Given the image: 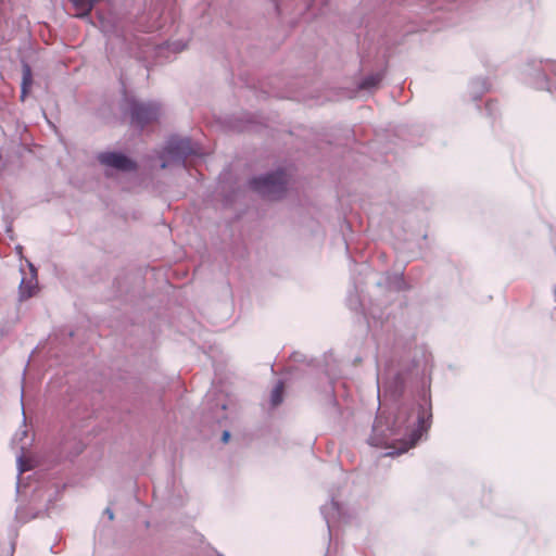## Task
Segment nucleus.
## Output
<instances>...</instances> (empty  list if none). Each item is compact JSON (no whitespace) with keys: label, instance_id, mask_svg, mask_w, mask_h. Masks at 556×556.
I'll return each mask as SVG.
<instances>
[{"label":"nucleus","instance_id":"obj_16","mask_svg":"<svg viewBox=\"0 0 556 556\" xmlns=\"http://www.w3.org/2000/svg\"><path fill=\"white\" fill-rule=\"evenodd\" d=\"M17 469H18V476H21L23 472L28 470V467L26 466V464L23 459V455H20L17 457Z\"/></svg>","mask_w":556,"mask_h":556},{"label":"nucleus","instance_id":"obj_24","mask_svg":"<svg viewBox=\"0 0 556 556\" xmlns=\"http://www.w3.org/2000/svg\"><path fill=\"white\" fill-rule=\"evenodd\" d=\"M23 397H24V394L22 393L21 394V402L23 403ZM22 409L24 410V406L22 405Z\"/></svg>","mask_w":556,"mask_h":556},{"label":"nucleus","instance_id":"obj_11","mask_svg":"<svg viewBox=\"0 0 556 556\" xmlns=\"http://www.w3.org/2000/svg\"><path fill=\"white\" fill-rule=\"evenodd\" d=\"M472 100H478L485 91L489 90V84L485 78L478 77L470 80L468 86Z\"/></svg>","mask_w":556,"mask_h":556},{"label":"nucleus","instance_id":"obj_8","mask_svg":"<svg viewBox=\"0 0 556 556\" xmlns=\"http://www.w3.org/2000/svg\"><path fill=\"white\" fill-rule=\"evenodd\" d=\"M320 511L328 527V531L331 533V523L341 516L339 502L332 497L329 503L321 506Z\"/></svg>","mask_w":556,"mask_h":556},{"label":"nucleus","instance_id":"obj_6","mask_svg":"<svg viewBox=\"0 0 556 556\" xmlns=\"http://www.w3.org/2000/svg\"><path fill=\"white\" fill-rule=\"evenodd\" d=\"M378 396L383 391V395L391 399H397L404 390V378L402 374L392 368H388L383 374L378 370L377 376Z\"/></svg>","mask_w":556,"mask_h":556},{"label":"nucleus","instance_id":"obj_15","mask_svg":"<svg viewBox=\"0 0 556 556\" xmlns=\"http://www.w3.org/2000/svg\"><path fill=\"white\" fill-rule=\"evenodd\" d=\"M226 410V404H217L215 409L212 410V416L210 417L212 420L216 422H220L225 418L224 412Z\"/></svg>","mask_w":556,"mask_h":556},{"label":"nucleus","instance_id":"obj_3","mask_svg":"<svg viewBox=\"0 0 556 556\" xmlns=\"http://www.w3.org/2000/svg\"><path fill=\"white\" fill-rule=\"evenodd\" d=\"M522 74L527 84L538 90L556 91V61L551 59L530 60Z\"/></svg>","mask_w":556,"mask_h":556},{"label":"nucleus","instance_id":"obj_22","mask_svg":"<svg viewBox=\"0 0 556 556\" xmlns=\"http://www.w3.org/2000/svg\"><path fill=\"white\" fill-rule=\"evenodd\" d=\"M361 267H362V270H361L362 273H366L369 270V266L366 264H362Z\"/></svg>","mask_w":556,"mask_h":556},{"label":"nucleus","instance_id":"obj_12","mask_svg":"<svg viewBox=\"0 0 556 556\" xmlns=\"http://www.w3.org/2000/svg\"><path fill=\"white\" fill-rule=\"evenodd\" d=\"M75 10H76V16L77 17H85L87 16L90 11L92 10L96 0H70Z\"/></svg>","mask_w":556,"mask_h":556},{"label":"nucleus","instance_id":"obj_20","mask_svg":"<svg viewBox=\"0 0 556 556\" xmlns=\"http://www.w3.org/2000/svg\"><path fill=\"white\" fill-rule=\"evenodd\" d=\"M266 174H277V175H280V174H286V172L282 168H277L276 170L267 172Z\"/></svg>","mask_w":556,"mask_h":556},{"label":"nucleus","instance_id":"obj_1","mask_svg":"<svg viewBox=\"0 0 556 556\" xmlns=\"http://www.w3.org/2000/svg\"><path fill=\"white\" fill-rule=\"evenodd\" d=\"M430 417L431 414L428 415L421 405L401 406L394 416L381 410L375 419L368 443L387 450L386 456L400 455L415 446L428 430Z\"/></svg>","mask_w":556,"mask_h":556},{"label":"nucleus","instance_id":"obj_9","mask_svg":"<svg viewBox=\"0 0 556 556\" xmlns=\"http://www.w3.org/2000/svg\"><path fill=\"white\" fill-rule=\"evenodd\" d=\"M30 270L31 276L29 278H23L20 283V298L22 300L33 296L38 286L35 268L33 265H30Z\"/></svg>","mask_w":556,"mask_h":556},{"label":"nucleus","instance_id":"obj_17","mask_svg":"<svg viewBox=\"0 0 556 556\" xmlns=\"http://www.w3.org/2000/svg\"><path fill=\"white\" fill-rule=\"evenodd\" d=\"M349 305L352 309H357L359 306H363V304L359 302L358 299H354L352 295L349 296Z\"/></svg>","mask_w":556,"mask_h":556},{"label":"nucleus","instance_id":"obj_10","mask_svg":"<svg viewBox=\"0 0 556 556\" xmlns=\"http://www.w3.org/2000/svg\"><path fill=\"white\" fill-rule=\"evenodd\" d=\"M384 77L383 72L371 73L365 76L357 85L362 91L372 92L380 87V84Z\"/></svg>","mask_w":556,"mask_h":556},{"label":"nucleus","instance_id":"obj_5","mask_svg":"<svg viewBox=\"0 0 556 556\" xmlns=\"http://www.w3.org/2000/svg\"><path fill=\"white\" fill-rule=\"evenodd\" d=\"M288 176H253L250 186L263 198L278 200L287 191Z\"/></svg>","mask_w":556,"mask_h":556},{"label":"nucleus","instance_id":"obj_19","mask_svg":"<svg viewBox=\"0 0 556 556\" xmlns=\"http://www.w3.org/2000/svg\"><path fill=\"white\" fill-rule=\"evenodd\" d=\"M105 514L108 515V517H109V519H110V520H113V518H114V513H113V510H112L111 508H106V509H105Z\"/></svg>","mask_w":556,"mask_h":556},{"label":"nucleus","instance_id":"obj_23","mask_svg":"<svg viewBox=\"0 0 556 556\" xmlns=\"http://www.w3.org/2000/svg\"><path fill=\"white\" fill-rule=\"evenodd\" d=\"M16 489H17V492H20V490H21V482H20V480L17 481Z\"/></svg>","mask_w":556,"mask_h":556},{"label":"nucleus","instance_id":"obj_7","mask_svg":"<svg viewBox=\"0 0 556 556\" xmlns=\"http://www.w3.org/2000/svg\"><path fill=\"white\" fill-rule=\"evenodd\" d=\"M98 162L109 168L121 172L137 170V162L121 151H104L97 155Z\"/></svg>","mask_w":556,"mask_h":556},{"label":"nucleus","instance_id":"obj_14","mask_svg":"<svg viewBox=\"0 0 556 556\" xmlns=\"http://www.w3.org/2000/svg\"><path fill=\"white\" fill-rule=\"evenodd\" d=\"M283 388L285 386L281 380H279L274 387L270 393V403L274 407L282 402Z\"/></svg>","mask_w":556,"mask_h":556},{"label":"nucleus","instance_id":"obj_4","mask_svg":"<svg viewBox=\"0 0 556 556\" xmlns=\"http://www.w3.org/2000/svg\"><path fill=\"white\" fill-rule=\"evenodd\" d=\"M127 111L131 124L142 129L160 118L162 105L157 101H143L132 98L127 100Z\"/></svg>","mask_w":556,"mask_h":556},{"label":"nucleus","instance_id":"obj_18","mask_svg":"<svg viewBox=\"0 0 556 556\" xmlns=\"http://www.w3.org/2000/svg\"><path fill=\"white\" fill-rule=\"evenodd\" d=\"M229 438H230V432H229V431H227V430H226V431H224V432H223V437H222L223 442H224V443H227V442H228V440H229Z\"/></svg>","mask_w":556,"mask_h":556},{"label":"nucleus","instance_id":"obj_13","mask_svg":"<svg viewBox=\"0 0 556 556\" xmlns=\"http://www.w3.org/2000/svg\"><path fill=\"white\" fill-rule=\"evenodd\" d=\"M33 84V74H31V68L30 66L27 64V63H23V77H22V84H21V91H22V94H21V98L22 100L25 99L27 92H28V89L30 88Z\"/></svg>","mask_w":556,"mask_h":556},{"label":"nucleus","instance_id":"obj_21","mask_svg":"<svg viewBox=\"0 0 556 556\" xmlns=\"http://www.w3.org/2000/svg\"><path fill=\"white\" fill-rule=\"evenodd\" d=\"M486 109H488V111L490 112V114H492V115H493V103L489 102V103L486 104Z\"/></svg>","mask_w":556,"mask_h":556},{"label":"nucleus","instance_id":"obj_2","mask_svg":"<svg viewBox=\"0 0 556 556\" xmlns=\"http://www.w3.org/2000/svg\"><path fill=\"white\" fill-rule=\"evenodd\" d=\"M151 162L153 168L188 172L194 168L200 174V166L205 162V153L191 138L172 135L160 150L154 151Z\"/></svg>","mask_w":556,"mask_h":556},{"label":"nucleus","instance_id":"obj_25","mask_svg":"<svg viewBox=\"0 0 556 556\" xmlns=\"http://www.w3.org/2000/svg\"><path fill=\"white\" fill-rule=\"evenodd\" d=\"M224 174H229V173L226 170L220 172V175H224Z\"/></svg>","mask_w":556,"mask_h":556}]
</instances>
